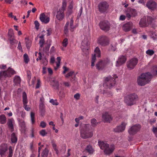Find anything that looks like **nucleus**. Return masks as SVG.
<instances>
[{"label":"nucleus","mask_w":157,"mask_h":157,"mask_svg":"<svg viewBox=\"0 0 157 157\" xmlns=\"http://www.w3.org/2000/svg\"><path fill=\"white\" fill-rule=\"evenodd\" d=\"M80 133L81 137L83 139L91 138L93 136V132L89 124L83 125L81 129Z\"/></svg>","instance_id":"1"},{"label":"nucleus","mask_w":157,"mask_h":157,"mask_svg":"<svg viewBox=\"0 0 157 157\" xmlns=\"http://www.w3.org/2000/svg\"><path fill=\"white\" fill-rule=\"evenodd\" d=\"M138 100L139 97L135 93L129 94L124 98V102L128 106H131L135 104Z\"/></svg>","instance_id":"2"},{"label":"nucleus","mask_w":157,"mask_h":157,"mask_svg":"<svg viewBox=\"0 0 157 157\" xmlns=\"http://www.w3.org/2000/svg\"><path fill=\"white\" fill-rule=\"evenodd\" d=\"M152 77L150 73L147 72L142 74L137 79L138 85L142 86L148 83Z\"/></svg>","instance_id":"3"},{"label":"nucleus","mask_w":157,"mask_h":157,"mask_svg":"<svg viewBox=\"0 0 157 157\" xmlns=\"http://www.w3.org/2000/svg\"><path fill=\"white\" fill-rule=\"evenodd\" d=\"M117 76L115 74L113 75V77L111 76L106 77L105 78V82L103 84L104 86L107 88H111L115 85L116 83L115 78H117Z\"/></svg>","instance_id":"4"},{"label":"nucleus","mask_w":157,"mask_h":157,"mask_svg":"<svg viewBox=\"0 0 157 157\" xmlns=\"http://www.w3.org/2000/svg\"><path fill=\"white\" fill-rule=\"evenodd\" d=\"M98 7V10L101 13H107L109 7V5L106 2L102 1L99 3Z\"/></svg>","instance_id":"5"},{"label":"nucleus","mask_w":157,"mask_h":157,"mask_svg":"<svg viewBox=\"0 0 157 157\" xmlns=\"http://www.w3.org/2000/svg\"><path fill=\"white\" fill-rule=\"evenodd\" d=\"M98 43L102 46H105L109 44V38L106 36H102L98 39Z\"/></svg>","instance_id":"6"},{"label":"nucleus","mask_w":157,"mask_h":157,"mask_svg":"<svg viewBox=\"0 0 157 157\" xmlns=\"http://www.w3.org/2000/svg\"><path fill=\"white\" fill-rule=\"evenodd\" d=\"M94 54L92 55L91 66L93 67L94 66V63L96 60V56L98 57L101 56V51L98 47L95 48L94 50Z\"/></svg>","instance_id":"7"},{"label":"nucleus","mask_w":157,"mask_h":157,"mask_svg":"<svg viewBox=\"0 0 157 157\" xmlns=\"http://www.w3.org/2000/svg\"><path fill=\"white\" fill-rule=\"evenodd\" d=\"M109 62V60L108 59L104 60H100L96 65L97 69L98 70H102L105 66Z\"/></svg>","instance_id":"8"},{"label":"nucleus","mask_w":157,"mask_h":157,"mask_svg":"<svg viewBox=\"0 0 157 157\" xmlns=\"http://www.w3.org/2000/svg\"><path fill=\"white\" fill-rule=\"evenodd\" d=\"M99 25L101 29L105 32L109 31L110 28V24L106 21H101Z\"/></svg>","instance_id":"9"},{"label":"nucleus","mask_w":157,"mask_h":157,"mask_svg":"<svg viewBox=\"0 0 157 157\" xmlns=\"http://www.w3.org/2000/svg\"><path fill=\"white\" fill-rule=\"evenodd\" d=\"M141 127V126L139 124L134 125L128 130V133L130 135H134L140 130Z\"/></svg>","instance_id":"10"},{"label":"nucleus","mask_w":157,"mask_h":157,"mask_svg":"<svg viewBox=\"0 0 157 157\" xmlns=\"http://www.w3.org/2000/svg\"><path fill=\"white\" fill-rule=\"evenodd\" d=\"M126 16L129 20L131 18V16L135 17L137 16V13L136 10L133 9L128 8L126 10Z\"/></svg>","instance_id":"11"},{"label":"nucleus","mask_w":157,"mask_h":157,"mask_svg":"<svg viewBox=\"0 0 157 157\" xmlns=\"http://www.w3.org/2000/svg\"><path fill=\"white\" fill-rule=\"evenodd\" d=\"M146 6L151 11H154L157 8V4L154 1L151 0L147 1L146 3Z\"/></svg>","instance_id":"12"},{"label":"nucleus","mask_w":157,"mask_h":157,"mask_svg":"<svg viewBox=\"0 0 157 157\" xmlns=\"http://www.w3.org/2000/svg\"><path fill=\"white\" fill-rule=\"evenodd\" d=\"M138 62V59L136 58H133L127 63V67L128 68L132 69L134 68Z\"/></svg>","instance_id":"13"},{"label":"nucleus","mask_w":157,"mask_h":157,"mask_svg":"<svg viewBox=\"0 0 157 157\" xmlns=\"http://www.w3.org/2000/svg\"><path fill=\"white\" fill-rule=\"evenodd\" d=\"M126 124L127 123L125 122H122L121 125L117 126L114 129V131L116 132H123L125 130Z\"/></svg>","instance_id":"14"},{"label":"nucleus","mask_w":157,"mask_h":157,"mask_svg":"<svg viewBox=\"0 0 157 157\" xmlns=\"http://www.w3.org/2000/svg\"><path fill=\"white\" fill-rule=\"evenodd\" d=\"M7 145L6 144H2L0 147V155L2 157H6L5 154L7 150Z\"/></svg>","instance_id":"15"},{"label":"nucleus","mask_w":157,"mask_h":157,"mask_svg":"<svg viewBox=\"0 0 157 157\" xmlns=\"http://www.w3.org/2000/svg\"><path fill=\"white\" fill-rule=\"evenodd\" d=\"M64 12V11L61 9H59L57 11L56 17L58 20L61 21L64 19L65 16Z\"/></svg>","instance_id":"16"},{"label":"nucleus","mask_w":157,"mask_h":157,"mask_svg":"<svg viewBox=\"0 0 157 157\" xmlns=\"http://www.w3.org/2000/svg\"><path fill=\"white\" fill-rule=\"evenodd\" d=\"M102 118L105 122L109 123L112 120L111 115L107 112H105L102 114Z\"/></svg>","instance_id":"17"},{"label":"nucleus","mask_w":157,"mask_h":157,"mask_svg":"<svg viewBox=\"0 0 157 157\" xmlns=\"http://www.w3.org/2000/svg\"><path fill=\"white\" fill-rule=\"evenodd\" d=\"M40 19L42 23L44 24L48 23L50 21L49 17L46 16L44 13H42L40 15Z\"/></svg>","instance_id":"18"},{"label":"nucleus","mask_w":157,"mask_h":157,"mask_svg":"<svg viewBox=\"0 0 157 157\" xmlns=\"http://www.w3.org/2000/svg\"><path fill=\"white\" fill-rule=\"evenodd\" d=\"M133 25V23L132 22H129L123 25V29L125 32L129 31L132 28Z\"/></svg>","instance_id":"19"},{"label":"nucleus","mask_w":157,"mask_h":157,"mask_svg":"<svg viewBox=\"0 0 157 157\" xmlns=\"http://www.w3.org/2000/svg\"><path fill=\"white\" fill-rule=\"evenodd\" d=\"M115 146L113 145H111L107 147V148L104 150L105 153L107 155H110L112 153L115 149Z\"/></svg>","instance_id":"20"},{"label":"nucleus","mask_w":157,"mask_h":157,"mask_svg":"<svg viewBox=\"0 0 157 157\" xmlns=\"http://www.w3.org/2000/svg\"><path fill=\"white\" fill-rule=\"evenodd\" d=\"M126 58L124 56H121L118 58V60L117 62L116 66L118 67L122 64L124 63L126 61Z\"/></svg>","instance_id":"21"},{"label":"nucleus","mask_w":157,"mask_h":157,"mask_svg":"<svg viewBox=\"0 0 157 157\" xmlns=\"http://www.w3.org/2000/svg\"><path fill=\"white\" fill-rule=\"evenodd\" d=\"M139 24L140 26L142 27H145L148 25L146 16H144L141 19Z\"/></svg>","instance_id":"22"},{"label":"nucleus","mask_w":157,"mask_h":157,"mask_svg":"<svg viewBox=\"0 0 157 157\" xmlns=\"http://www.w3.org/2000/svg\"><path fill=\"white\" fill-rule=\"evenodd\" d=\"M82 46L85 49H88V48L90 45V42L86 38H84L82 42Z\"/></svg>","instance_id":"23"},{"label":"nucleus","mask_w":157,"mask_h":157,"mask_svg":"<svg viewBox=\"0 0 157 157\" xmlns=\"http://www.w3.org/2000/svg\"><path fill=\"white\" fill-rule=\"evenodd\" d=\"M98 145L101 149L105 150L109 146V144L103 142H98Z\"/></svg>","instance_id":"24"},{"label":"nucleus","mask_w":157,"mask_h":157,"mask_svg":"<svg viewBox=\"0 0 157 157\" xmlns=\"http://www.w3.org/2000/svg\"><path fill=\"white\" fill-rule=\"evenodd\" d=\"M52 86L54 89L59 90V85L58 81L56 80H53L52 81Z\"/></svg>","instance_id":"25"},{"label":"nucleus","mask_w":157,"mask_h":157,"mask_svg":"<svg viewBox=\"0 0 157 157\" xmlns=\"http://www.w3.org/2000/svg\"><path fill=\"white\" fill-rule=\"evenodd\" d=\"M39 110L41 115L43 116L45 112V106L44 103H40L39 104Z\"/></svg>","instance_id":"26"},{"label":"nucleus","mask_w":157,"mask_h":157,"mask_svg":"<svg viewBox=\"0 0 157 157\" xmlns=\"http://www.w3.org/2000/svg\"><path fill=\"white\" fill-rule=\"evenodd\" d=\"M7 124L9 128L11 130V131H13L14 129L13 124V120L11 119H9Z\"/></svg>","instance_id":"27"},{"label":"nucleus","mask_w":157,"mask_h":157,"mask_svg":"<svg viewBox=\"0 0 157 157\" xmlns=\"http://www.w3.org/2000/svg\"><path fill=\"white\" fill-rule=\"evenodd\" d=\"M22 101L23 104H27L28 102L27 94L25 92L22 93Z\"/></svg>","instance_id":"28"},{"label":"nucleus","mask_w":157,"mask_h":157,"mask_svg":"<svg viewBox=\"0 0 157 157\" xmlns=\"http://www.w3.org/2000/svg\"><path fill=\"white\" fill-rule=\"evenodd\" d=\"M76 28V26L73 25V17H72L71 19L70 22V30L73 32L74 30V29Z\"/></svg>","instance_id":"29"},{"label":"nucleus","mask_w":157,"mask_h":157,"mask_svg":"<svg viewBox=\"0 0 157 157\" xmlns=\"http://www.w3.org/2000/svg\"><path fill=\"white\" fill-rule=\"evenodd\" d=\"M6 117L4 114L0 116V123L1 124H5L6 122Z\"/></svg>","instance_id":"30"},{"label":"nucleus","mask_w":157,"mask_h":157,"mask_svg":"<svg viewBox=\"0 0 157 157\" xmlns=\"http://www.w3.org/2000/svg\"><path fill=\"white\" fill-rule=\"evenodd\" d=\"M11 140L13 143H16L17 141V138L14 132L13 133L11 136Z\"/></svg>","instance_id":"31"},{"label":"nucleus","mask_w":157,"mask_h":157,"mask_svg":"<svg viewBox=\"0 0 157 157\" xmlns=\"http://www.w3.org/2000/svg\"><path fill=\"white\" fill-rule=\"evenodd\" d=\"M7 71L9 77H11L12 75L16 73V72L10 67H9L7 70Z\"/></svg>","instance_id":"32"},{"label":"nucleus","mask_w":157,"mask_h":157,"mask_svg":"<svg viewBox=\"0 0 157 157\" xmlns=\"http://www.w3.org/2000/svg\"><path fill=\"white\" fill-rule=\"evenodd\" d=\"M49 151L47 148H45L41 153V157H47Z\"/></svg>","instance_id":"33"},{"label":"nucleus","mask_w":157,"mask_h":157,"mask_svg":"<svg viewBox=\"0 0 157 157\" xmlns=\"http://www.w3.org/2000/svg\"><path fill=\"white\" fill-rule=\"evenodd\" d=\"M3 76H4L5 77H9L8 75L7 70L3 71H1L0 72V79Z\"/></svg>","instance_id":"34"},{"label":"nucleus","mask_w":157,"mask_h":157,"mask_svg":"<svg viewBox=\"0 0 157 157\" xmlns=\"http://www.w3.org/2000/svg\"><path fill=\"white\" fill-rule=\"evenodd\" d=\"M18 121L19 123L20 126L23 128V129H25V122L22 120H20V119H18Z\"/></svg>","instance_id":"35"},{"label":"nucleus","mask_w":157,"mask_h":157,"mask_svg":"<svg viewBox=\"0 0 157 157\" xmlns=\"http://www.w3.org/2000/svg\"><path fill=\"white\" fill-rule=\"evenodd\" d=\"M86 150L90 154H92L94 152V150L92 146L90 145H89L87 146Z\"/></svg>","instance_id":"36"},{"label":"nucleus","mask_w":157,"mask_h":157,"mask_svg":"<svg viewBox=\"0 0 157 157\" xmlns=\"http://www.w3.org/2000/svg\"><path fill=\"white\" fill-rule=\"evenodd\" d=\"M69 25V22H67L65 24V25L64 27V33L65 34H68V27Z\"/></svg>","instance_id":"37"},{"label":"nucleus","mask_w":157,"mask_h":157,"mask_svg":"<svg viewBox=\"0 0 157 157\" xmlns=\"http://www.w3.org/2000/svg\"><path fill=\"white\" fill-rule=\"evenodd\" d=\"M67 5L66 0H63L62 2V6L59 9H61L62 10H63L64 11L66 9Z\"/></svg>","instance_id":"38"},{"label":"nucleus","mask_w":157,"mask_h":157,"mask_svg":"<svg viewBox=\"0 0 157 157\" xmlns=\"http://www.w3.org/2000/svg\"><path fill=\"white\" fill-rule=\"evenodd\" d=\"M8 34L10 38L13 39L14 38L13 30L12 29H9Z\"/></svg>","instance_id":"39"},{"label":"nucleus","mask_w":157,"mask_h":157,"mask_svg":"<svg viewBox=\"0 0 157 157\" xmlns=\"http://www.w3.org/2000/svg\"><path fill=\"white\" fill-rule=\"evenodd\" d=\"M147 22V24H151L154 20V19L151 16H148L146 17Z\"/></svg>","instance_id":"40"},{"label":"nucleus","mask_w":157,"mask_h":157,"mask_svg":"<svg viewBox=\"0 0 157 157\" xmlns=\"http://www.w3.org/2000/svg\"><path fill=\"white\" fill-rule=\"evenodd\" d=\"M26 46L27 48H29L31 45V42L30 40L27 39L26 38H25Z\"/></svg>","instance_id":"41"},{"label":"nucleus","mask_w":157,"mask_h":157,"mask_svg":"<svg viewBox=\"0 0 157 157\" xmlns=\"http://www.w3.org/2000/svg\"><path fill=\"white\" fill-rule=\"evenodd\" d=\"M20 78L19 76H15L14 79V82L16 84H19L20 82Z\"/></svg>","instance_id":"42"},{"label":"nucleus","mask_w":157,"mask_h":157,"mask_svg":"<svg viewBox=\"0 0 157 157\" xmlns=\"http://www.w3.org/2000/svg\"><path fill=\"white\" fill-rule=\"evenodd\" d=\"M24 60V62L26 63H27L29 61V58L28 55L26 54H25L23 56Z\"/></svg>","instance_id":"43"},{"label":"nucleus","mask_w":157,"mask_h":157,"mask_svg":"<svg viewBox=\"0 0 157 157\" xmlns=\"http://www.w3.org/2000/svg\"><path fill=\"white\" fill-rule=\"evenodd\" d=\"M91 125L93 127H95L96 126L98 123L96 119L94 118H93L91 120Z\"/></svg>","instance_id":"44"},{"label":"nucleus","mask_w":157,"mask_h":157,"mask_svg":"<svg viewBox=\"0 0 157 157\" xmlns=\"http://www.w3.org/2000/svg\"><path fill=\"white\" fill-rule=\"evenodd\" d=\"M31 120L32 124H33L35 122V114L33 112H31L30 114Z\"/></svg>","instance_id":"45"},{"label":"nucleus","mask_w":157,"mask_h":157,"mask_svg":"<svg viewBox=\"0 0 157 157\" xmlns=\"http://www.w3.org/2000/svg\"><path fill=\"white\" fill-rule=\"evenodd\" d=\"M39 133L40 135L43 136H46L48 134L47 132L44 129H42L39 132Z\"/></svg>","instance_id":"46"},{"label":"nucleus","mask_w":157,"mask_h":157,"mask_svg":"<svg viewBox=\"0 0 157 157\" xmlns=\"http://www.w3.org/2000/svg\"><path fill=\"white\" fill-rule=\"evenodd\" d=\"M41 62L44 65L46 66L48 64V59L45 57H44L42 59Z\"/></svg>","instance_id":"47"},{"label":"nucleus","mask_w":157,"mask_h":157,"mask_svg":"<svg viewBox=\"0 0 157 157\" xmlns=\"http://www.w3.org/2000/svg\"><path fill=\"white\" fill-rule=\"evenodd\" d=\"M147 54L149 56H152L154 53V52L152 50L148 49L146 52Z\"/></svg>","instance_id":"48"},{"label":"nucleus","mask_w":157,"mask_h":157,"mask_svg":"<svg viewBox=\"0 0 157 157\" xmlns=\"http://www.w3.org/2000/svg\"><path fill=\"white\" fill-rule=\"evenodd\" d=\"M68 44V39L67 38L64 39L62 42V44L63 46L66 47Z\"/></svg>","instance_id":"49"},{"label":"nucleus","mask_w":157,"mask_h":157,"mask_svg":"<svg viewBox=\"0 0 157 157\" xmlns=\"http://www.w3.org/2000/svg\"><path fill=\"white\" fill-rule=\"evenodd\" d=\"M50 102L54 105H57L59 104L58 103L57 101V100H54L53 99H52L50 100Z\"/></svg>","instance_id":"50"},{"label":"nucleus","mask_w":157,"mask_h":157,"mask_svg":"<svg viewBox=\"0 0 157 157\" xmlns=\"http://www.w3.org/2000/svg\"><path fill=\"white\" fill-rule=\"evenodd\" d=\"M50 46V44L47 45L45 47V48L43 49V51L44 52H47L49 50Z\"/></svg>","instance_id":"51"},{"label":"nucleus","mask_w":157,"mask_h":157,"mask_svg":"<svg viewBox=\"0 0 157 157\" xmlns=\"http://www.w3.org/2000/svg\"><path fill=\"white\" fill-rule=\"evenodd\" d=\"M74 73V71H71L69 73H68L67 74L65 75V77L66 78H68L70 77H71L73 75V74Z\"/></svg>","instance_id":"52"},{"label":"nucleus","mask_w":157,"mask_h":157,"mask_svg":"<svg viewBox=\"0 0 157 157\" xmlns=\"http://www.w3.org/2000/svg\"><path fill=\"white\" fill-rule=\"evenodd\" d=\"M80 97V94L78 93L75 94L74 96V98L77 100H78L79 99Z\"/></svg>","instance_id":"53"},{"label":"nucleus","mask_w":157,"mask_h":157,"mask_svg":"<svg viewBox=\"0 0 157 157\" xmlns=\"http://www.w3.org/2000/svg\"><path fill=\"white\" fill-rule=\"evenodd\" d=\"M46 124L44 121L41 122L40 124V126L42 128H44L46 127Z\"/></svg>","instance_id":"54"},{"label":"nucleus","mask_w":157,"mask_h":157,"mask_svg":"<svg viewBox=\"0 0 157 157\" xmlns=\"http://www.w3.org/2000/svg\"><path fill=\"white\" fill-rule=\"evenodd\" d=\"M44 39H41L39 41V44H40V47L42 48L44 43Z\"/></svg>","instance_id":"55"},{"label":"nucleus","mask_w":157,"mask_h":157,"mask_svg":"<svg viewBox=\"0 0 157 157\" xmlns=\"http://www.w3.org/2000/svg\"><path fill=\"white\" fill-rule=\"evenodd\" d=\"M34 24L35 26V27L37 29H38L40 26V24L38 21H36L34 22Z\"/></svg>","instance_id":"56"},{"label":"nucleus","mask_w":157,"mask_h":157,"mask_svg":"<svg viewBox=\"0 0 157 157\" xmlns=\"http://www.w3.org/2000/svg\"><path fill=\"white\" fill-rule=\"evenodd\" d=\"M76 78V76L75 75H74L73 76H72L71 77L70 80L71 82L74 83L75 82Z\"/></svg>","instance_id":"57"},{"label":"nucleus","mask_w":157,"mask_h":157,"mask_svg":"<svg viewBox=\"0 0 157 157\" xmlns=\"http://www.w3.org/2000/svg\"><path fill=\"white\" fill-rule=\"evenodd\" d=\"M40 80L38 79L37 80V83L36 86V89L40 87Z\"/></svg>","instance_id":"58"},{"label":"nucleus","mask_w":157,"mask_h":157,"mask_svg":"<svg viewBox=\"0 0 157 157\" xmlns=\"http://www.w3.org/2000/svg\"><path fill=\"white\" fill-rule=\"evenodd\" d=\"M152 131L155 134L156 137H157V127H153Z\"/></svg>","instance_id":"59"},{"label":"nucleus","mask_w":157,"mask_h":157,"mask_svg":"<svg viewBox=\"0 0 157 157\" xmlns=\"http://www.w3.org/2000/svg\"><path fill=\"white\" fill-rule=\"evenodd\" d=\"M27 104H23V107L25 110H26L27 111H29L30 110V108L29 106H28Z\"/></svg>","instance_id":"60"},{"label":"nucleus","mask_w":157,"mask_h":157,"mask_svg":"<svg viewBox=\"0 0 157 157\" xmlns=\"http://www.w3.org/2000/svg\"><path fill=\"white\" fill-rule=\"evenodd\" d=\"M151 37L153 40H155L157 39V36L155 33H153L152 34Z\"/></svg>","instance_id":"61"},{"label":"nucleus","mask_w":157,"mask_h":157,"mask_svg":"<svg viewBox=\"0 0 157 157\" xmlns=\"http://www.w3.org/2000/svg\"><path fill=\"white\" fill-rule=\"evenodd\" d=\"M52 145L54 150L56 151H58V150L56 148V144L53 142L52 143Z\"/></svg>","instance_id":"62"},{"label":"nucleus","mask_w":157,"mask_h":157,"mask_svg":"<svg viewBox=\"0 0 157 157\" xmlns=\"http://www.w3.org/2000/svg\"><path fill=\"white\" fill-rule=\"evenodd\" d=\"M63 68L64 69V71L63 72V74H65L66 73V72L68 71L69 70V68L65 66H63Z\"/></svg>","instance_id":"63"},{"label":"nucleus","mask_w":157,"mask_h":157,"mask_svg":"<svg viewBox=\"0 0 157 157\" xmlns=\"http://www.w3.org/2000/svg\"><path fill=\"white\" fill-rule=\"evenodd\" d=\"M153 74H155L157 73V66H155L153 67Z\"/></svg>","instance_id":"64"}]
</instances>
